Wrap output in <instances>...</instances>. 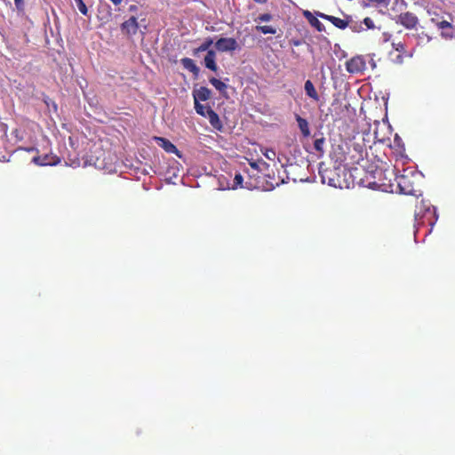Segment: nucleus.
Returning a JSON list of instances; mask_svg holds the SVG:
<instances>
[{"label":"nucleus","instance_id":"obj_14","mask_svg":"<svg viewBox=\"0 0 455 455\" xmlns=\"http://www.w3.org/2000/svg\"><path fill=\"white\" fill-rule=\"evenodd\" d=\"M213 40L212 38H206L205 41L196 49L194 50L193 54L196 56L201 52L210 51V47L212 45Z\"/></svg>","mask_w":455,"mask_h":455},{"label":"nucleus","instance_id":"obj_18","mask_svg":"<svg viewBox=\"0 0 455 455\" xmlns=\"http://www.w3.org/2000/svg\"><path fill=\"white\" fill-rule=\"evenodd\" d=\"M250 165L253 169L260 171V172H262L264 169L268 168V166H269L268 164H267L266 162H263V161H260V162H250Z\"/></svg>","mask_w":455,"mask_h":455},{"label":"nucleus","instance_id":"obj_12","mask_svg":"<svg viewBox=\"0 0 455 455\" xmlns=\"http://www.w3.org/2000/svg\"><path fill=\"white\" fill-rule=\"evenodd\" d=\"M296 121L298 123L299 128L301 132V133L305 137H308L310 135V130L308 127V123L306 119L302 118L299 115L296 116Z\"/></svg>","mask_w":455,"mask_h":455},{"label":"nucleus","instance_id":"obj_4","mask_svg":"<svg viewBox=\"0 0 455 455\" xmlns=\"http://www.w3.org/2000/svg\"><path fill=\"white\" fill-rule=\"evenodd\" d=\"M320 175L323 183H327L331 187H338V180L335 178V171L331 169L320 170Z\"/></svg>","mask_w":455,"mask_h":455},{"label":"nucleus","instance_id":"obj_8","mask_svg":"<svg viewBox=\"0 0 455 455\" xmlns=\"http://www.w3.org/2000/svg\"><path fill=\"white\" fill-rule=\"evenodd\" d=\"M204 65L212 71L217 70L218 67L216 64V52L214 50H210L206 53L204 57Z\"/></svg>","mask_w":455,"mask_h":455},{"label":"nucleus","instance_id":"obj_2","mask_svg":"<svg viewBox=\"0 0 455 455\" xmlns=\"http://www.w3.org/2000/svg\"><path fill=\"white\" fill-rule=\"evenodd\" d=\"M215 47L220 52H232L236 50L238 44L231 37H221L215 43Z\"/></svg>","mask_w":455,"mask_h":455},{"label":"nucleus","instance_id":"obj_21","mask_svg":"<svg viewBox=\"0 0 455 455\" xmlns=\"http://www.w3.org/2000/svg\"><path fill=\"white\" fill-rule=\"evenodd\" d=\"M309 23L312 26H314L318 31L323 30V25L315 17H312V19L309 20Z\"/></svg>","mask_w":455,"mask_h":455},{"label":"nucleus","instance_id":"obj_10","mask_svg":"<svg viewBox=\"0 0 455 455\" xmlns=\"http://www.w3.org/2000/svg\"><path fill=\"white\" fill-rule=\"evenodd\" d=\"M209 119L210 124L217 130H221L222 124L219 118V116L212 109L207 110V116H205Z\"/></svg>","mask_w":455,"mask_h":455},{"label":"nucleus","instance_id":"obj_13","mask_svg":"<svg viewBox=\"0 0 455 455\" xmlns=\"http://www.w3.org/2000/svg\"><path fill=\"white\" fill-rule=\"evenodd\" d=\"M305 91L308 97L314 99L315 100H318V94L315 89L313 83L310 80H307L305 83Z\"/></svg>","mask_w":455,"mask_h":455},{"label":"nucleus","instance_id":"obj_16","mask_svg":"<svg viewBox=\"0 0 455 455\" xmlns=\"http://www.w3.org/2000/svg\"><path fill=\"white\" fill-rule=\"evenodd\" d=\"M210 83L220 92H224L227 89V84L217 78H211Z\"/></svg>","mask_w":455,"mask_h":455},{"label":"nucleus","instance_id":"obj_25","mask_svg":"<svg viewBox=\"0 0 455 455\" xmlns=\"http://www.w3.org/2000/svg\"><path fill=\"white\" fill-rule=\"evenodd\" d=\"M363 24L367 27V28L369 29H372L374 28V23H373V20L367 17L363 20Z\"/></svg>","mask_w":455,"mask_h":455},{"label":"nucleus","instance_id":"obj_27","mask_svg":"<svg viewBox=\"0 0 455 455\" xmlns=\"http://www.w3.org/2000/svg\"><path fill=\"white\" fill-rule=\"evenodd\" d=\"M23 3L24 0H14V4L19 10L23 8Z\"/></svg>","mask_w":455,"mask_h":455},{"label":"nucleus","instance_id":"obj_26","mask_svg":"<svg viewBox=\"0 0 455 455\" xmlns=\"http://www.w3.org/2000/svg\"><path fill=\"white\" fill-rule=\"evenodd\" d=\"M243 181V176L240 173L235 174V179H234L235 184L236 186H242Z\"/></svg>","mask_w":455,"mask_h":455},{"label":"nucleus","instance_id":"obj_30","mask_svg":"<svg viewBox=\"0 0 455 455\" xmlns=\"http://www.w3.org/2000/svg\"><path fill=\"white\" fill-rule=\"evenodd\" d=\"M115 5H118L122 3V0H110Z\"/></svg>","mask_w":455,"mask_h":455},{"label":"nucleus","instance_id":"obj_22","mask_svg":"<svg viewBox=\"0 0 455 455\" xmlns=\"http://www.w3.org/2000/svg\"><path fill=\"white\" fill-rule=\"evenodd\" d=\"M46 159H47V156H44L43 159H42L41 157L37 156V157H34V158H33V162H34L36 164H37V165H42V166H44V165H47V164H49V163H48V162H46Z\"/></svg>","mask_w":455,"mask_h":455},{"label":"nucleus","instance_id":"obj_28","mask_svg":"<svg viewBox=\"0 0 455 455\" xmlns=\"http://www.w3.org/2000/svg\"><path fill=\"white\" fill-rule=\"evenodd\" d=\"M304 16L307 18V20L309 21L313 16V14L309 11L304 12Z\"/></svg>","mask_w":455,"mask_h":455},{"label":"nucleus","instance_id":"obj_5","mask_svg":"<svg viewBox=\"0 0 455 455\" xmlns=\"http://www.w3.org/2000/svg\"><path fill=\"white\" fill-rule=\"evenodd\" d=\"M156 140L158 141V145L163 148L166 152L168 153H174L179 157H181V155L180 154V151L177 149V148L168 140L164 138L156 137Z\"/></svg>","mask_w":455,"mask_h":455},{"label":"nucleus","instance_id":"obj_7","mask_svg":"<svg viewBox=\"0 0 455 455\" xmlns=\"http://www.w3.org/2000/svg\"><path fill=\"white\" fill-rule=\"evenodd\" d=\"M122 29L129 35L136 34L138 30V22L135 17H131L122 24Z\"/></svg>","mask_w":455,"mask_h":455},{"label":"nucleus","instance_id":"obj_1","mask_svg":"<svg viewBox=\"0 0 455 455\" xmlns=\"http://www.w3.org/2000/svg\"><path fill=\"white\" fill-rule=\"evenodd\" d=\"M346 68L351 74L362 73L366 68V63L362 56H355L346 62Z\"/></svg>","mask_w":455,"mask_h":455},{"label":"nucleus","instance_id":"obj_20","mask_svg":"<svg viewBox=\"0 0 455 455\" xmlns=\"http://www.w3.org/2000/svg\"><path fill=\"white\" fill-rule=\"evenodd\" d=\"M75 2L76 3V5H77L80 12L83 13L84 15H86L88 12V9H87L85 4L84 3V1L83 0H75Z\"/></svg>","mask_w":455,"mask_h":455},{"label":"nucleus","instance_id":"obj_3","mask_svg":"<svg viewBox=\"0 0 455 455\" xmlns=\"http://www.w3.org/2000/svg\"><path fill=\"white\" fill-rule=\"evenodd\" d=\"M400 23L406 28H413L418 23V18L411 12H404L399 15Z\"/></svg>","mask_w":455,"mask_h":455},{"label":"nucleus","instance_id":"obj_19","mask_svg":"<svg viewBox=\"0 0 455 455\" xmlns=\"http://www.w3.org/2000/svg\"><path fill=\"white\" fill-rule=\"evenodd\" d=\"M325 142V140L323 137L320 139H316L314 142V148L316 151L320 153H323V144Z\"/></svg>","mask_w":455,"mask_h":455},{"label":"nucleus","instance_id":"obj_15","mask_svg":"<svg viewBox=\"0 0 455 455\" xmlns=\"http://www.w3.org/2000/svg\"><path fill=\"white\" fill-rule=\"evenodd\" d=\"M195 109L197 114L204 117L207 116V110H212L210 107L200 104L199 101H195Z\"/></svg>","mask_w":455,"mask_h":455},{"label":"nucleus","instance_id":"obj_29","mask_svg":"<svg viewBox=\"0 0 455 455\" xmlns=\"http://www.w3.org/2000/svg\"><path fill=\"white\" fill-rule=\"evenodd\" d=\"M450 27H451V24L448 21L443 20L440 23L441 28H450Z\"/></svg>","mask_w":455,"mask_h":455},{"label":"nucleus","instance_id":"obj_31","mask_svg":"<svg viewBox=\"0 0 455 455\" xmlns=\"http://www.w3.org/2000/svg\"><path fill=\"white\" fill-rule=\"evenodd\" d=\"M254 1L257 3H259V4H264L267 2V0H254Z\"/></svg>","mask_w":455,"mask_h":455},{"label":"nucleus","instance_id":"obj_32","mask_svg":"<svg viewBox=\"0 0 455 455\" xmlns=\"http://www.w3.org/2000/svg\"><path fill=\"white\" fill-rule=\"evenodd\" d=\"M135 8H136V7L132 5V6H131V8H130V9H131L132 11H134V9H135Z\"/></svg>","mask_w":455,"mask_h":455},{"label":"nucleus","instance_id":"obj_17","mask_svg":"<svg viewBox=\"0 0 455 455\" xmlns=\"http://www.w3.org/2000/svg\"><path fill=\"white\" fill-rule=\"evenodd\" d=\"M256 29L265 35L266 34L275 35L276 33V29L271 26H257Z\"/></svg>","mask_w":455,"mask_h":455},{"label":"nucleus","instance_id":"obj_24","mask_svg":"<svg viewBox=\"0 0 455 455\" xmlns=\"http://www.w3.org/2000/svg\"><path fill=\"white\" fill-rule=\"evenodd\" d=\"M258 19L259 21L267 22L272 19V16L269 13H263L260 14Z\"/></svg>","mask_w":455,"mask_h":455},{"label":"nucleus","instance_id":"obj_11","mask_svg":"<svg viewBox=\"0 0 455 455\" xmlns=\"http://www.w3.org/2000/svg\"><path fill=\"white\" fill-rule=\"evenodd\" d=\"M181 64L183 67L192 72L195 76L199 74V68L196 65L195 61L189 58H183L181 60Z\"/></svg>","mask_w":455,"mask_h":455},{"label":"nucleus","instance_id":"obj_23","mask_svg":"<svg viewBox=\"0 0 455 455\" xmlns=\"http://www.w3.org/2000/svg\"><path fill=\"white\" fill-rule=\"evenodd\" d=\"M263 155L268 159V160H274L275 157V152L271 149H266V151L263 153Z\"/></svg>","mask_w":455,"mask_h":455},{"label":"nucleus","instance_id":"obj_9","mask_svg":"<svg viewBox=\"0 0 455 455\" xmlns=\"http://www.w3.org/2000/svg\"><path fill=\"white\" fill-rule=\"evenodd\" d=\"M211 90L204 86L200 87L197 90H195L193 92L195 101H205L211 98Z\"/></svg>","mask_w":455,"mask_h":455},{"label":"nucleus","instance_id":"obj_6","mask_svg":"<svg viewBox=\"0 0 455 455\" xmlns=\"http://www.w3.org/2000/svg\"><path fill=\"white\" fill-rule=\"evenodd\" d=\"M317 15L326 20L331 21L335 27H337L339 28L344 29L348 26L347 21H346L342 19H339V18H337L334 16H331V15H327L324 13H321V12H317Z\"/></svg>","mask_w":455,"mask_h":455}]
</instances>
